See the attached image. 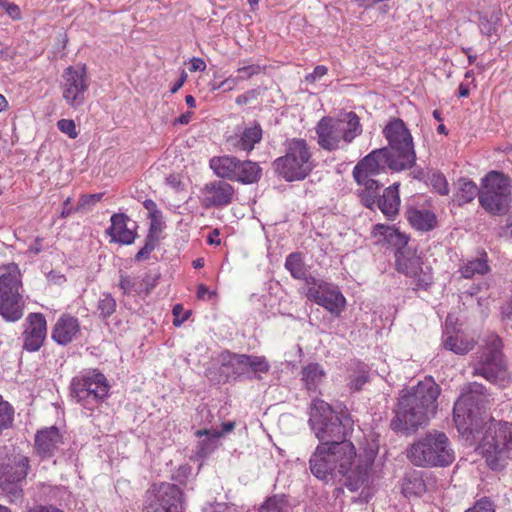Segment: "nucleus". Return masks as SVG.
I'll return each instance as SVG.
<instances>
[{"mask_svg": "<svg viewBox=\"0 0 512 512\" xmlns=\"http://www.w3.org/2000/svg\"><path fill=\"white\" fill-rule=\"evenodd\" d=\"M306 296L335 317L341 314L346 305V299L338 287L329 283H320L318 287H310Z\"/></svg>", "mask_w": 512, "mask_h": 512, "instance_id": "18", "label": "nucleus"}, {"mask_svg": "<svg viewBox=\"0 0 512 512\" xmlns=\"http://www.w3.org/2000/svg\"><path fill=\"white\" fill-rule=\"evenodd\" d=\"M396 270L414 280V290H427L433 283L430 267H422L423 262L411 248L395 252Z\"/></svg>", "mask_w": 512, "mask_h": 512, "instance_id": "16", "label": "nucleus"}, {"mask_svg": "<svg viewBox=\"0 0 512 512\" xmlns=\"http://www.w3.org/2000/svg\"><path fill=\"white\" fill-rule=\"evenodd\" d=\"M372 177L373 176H368L365 177V180L361 179L360 181L356 182L357 184L362 185L364 187L363 191L379 194L378 191L381 188L382 184H380L377 180H374Z\"/></svg>", "mask_w": 512, "mask_h": 512, "instance_id": "49", "label": "nucleus"}, {"mask_svg": "<svg viewBox=\"0 0 512 512\" xmlns=\"http://www.w3.org/2000/svg\"><path fill=\"white\" fill-rule=\"evenodd\" d=\"M57 127L62 133L67 134L71 139H75L78 136L75 122L72 119H60L57 122Z\"/></svg>", "mask_w": 512, "mask_h": 512, "instance_id": "44", "label": "nucleus"}, {"mask_svg": "<svg viewBox=\"0 0 512 512\" xmlns=\"http://www.w3.org/2000/svg\"><path fill=\"white\" fill-rule=\"evenodd\" d=\"M309 423L320 444L334 450L343 456L341 468H346L348 459L356 455L353 443L347 440L352 430L353 420L346 414H337L323 400L314 399L311 403Z\"/></svg>", "mask_w": 512, "mask_h": 512, "instance_id": "3", "label": "nucleus"}, {"mask_svg": "<svg viewBox=\"0 0 512 512\" xmlns=\"http://www.w3.org/2000/svg\"><path fill=\"white\" fill-rule=\"evenodd\" d=\"M111 226L106 233L111 237V242L130 245L134 243L137 233L128 227L129 217L124 213H115L111 216Z\"/></svg>", "mask_w": 512, "mask_h": 512, "instance_id": "24", "label": "nucleus"}, {"mask_svg": "<svg viewBox=\"0 0 512 512\" xmlns=\"http://www.w3.org/2000/svg\"><path fill=\"white\" fill-rule=\"evenodd\" d=\"M285 268L294 279L305 278V273L308 271L303 255L300 252H293L287 256Z\"/></svg>", "mask_w": 512, "mask_h": 512, "instance_id": "35", "label": "nucleus"}, {"mask_svg": "<svg viewBox=\"0 0 512 512\" xmlns=\"http://www.w3.org/2000/svg\"><path fill=\"white\" fill-rule=\"evenodd\" d=\"M368 382V372L365 370H360L356 374L351 376V380L349 382L350 389L353 391H359L362 387Z\"/></svg>", "mask_w": 512, "mask_h": 512, "instance_id": "46", "label": "nucleus"}, {"mask_svg": "<svg viewBox=\"0 0 512 512\" xmlns=\"http://www.w3.org/2000/svg\"><path fill=\"white\" fill-rule=\"evenodd\" d=\"M362 203L370 209H373L375 205H377L379 194H375L368 191H363L360 193Z\"/></svg>", "mask_w": 512, "mask_h": 512, "instance_id": "51", "label": "nucleus"}, {"mask_svg": "<svg viewBox=\"0 0 512 512\" xmlns=\"http://www.w3.org/2000/svg\"><path fill=\"white\" fill-rule=\"evenodd\" d=\"M42 240L37 237L34 242L29 246V251L34 253V254H38L42 251L43 247H42Z\"/></svg>", "mask_w": 512, "mask_h": 512, "instance_id": "61", "label": "nucleus"}, {"mask_svg": "<svg viewBox=\"0 0 512 512\" xmlns=\"http://www.w3.org/2000/svg\"><path fill=\"white\" fill-rule=\"evenodd\" d=\"M406 456L417 467H447L455 460L449 438L437 430L426 433L409 445Z\"/></svg>", "mask_w": 512, "mask_h": 512, "instance_id": "4", "label": "nucleus"}, {"mask_svg": "<svg viewBox=\"0 0 512 512\" xmlns=\"http://www.w3.org/2000/svg\"><path fill=\"white\" fill-rule=\"evenodd\" d=\"M144 208L149 212V216L155 215L156 213H160L161 211L157 209L156 203L151 199H146L143 202Z\"/></svg>", "mask_w": 512, "mask_h": 512, "instance_id": "60", "label": "nucleus"}, {"mask_svg": "<svg viewBox=\"0 0 512 512\" xmlns=\"http://www.w3.org/2000/svg\"><path fill=\"white\" fill-rule=\"evenodd\" d=\"M29 470V458L19 456L15 465L10 467L0 476V488L7 495L11 503L18 502L23 498L21 482L25 480Z\"/></svg>", "mask_w": 512, "mask_h": 512, "instance_id": "17", "label": "nucleus"}, {"mask_svg": "<svg viewBox=\"0 0 512 512\" xmlns=\"http://www.w3.org/2000/svg\"><path fill=\"white\" fill-rule=\"evenodd\" d=\"M221 367L223 373L227 370V377L234 379L246 374V365L244 354H237L230 351H224L220 354Z\"/></svg>", "mask_w": 512, "mask_h": 512, "instance_id": "29", "label": "nucleus"}, {"mask_svg": "<svg viewBox=\"0 0 512 512\" xmlns=\"http://www.w3.org/2000/svg\"><path fill=\"white\" fill-rule=\"evenodd\" d=\"M116 300L109 293H103L99 297L96 313L102 320H106L116 311Z\"/></svg>", "mask_w": 512, "mask_h": 512, "instance_id": "38", "label": "nucleus"}, {"mask_svg": "<svg viewBox=\"0 0 512 512\" xmlns=\"http://www.w3.org/2000/svg\"><path fill=\"white\" fill-rule=\"evenodd\" d=\"M119 286L122 289L123 294L127 295L134 289L135 282L130 276L120 274Z\"/></svg>", "mask_w": 512, "mask_h": 512, "instance_id": "52", "label": "nucleus"}, {"mask_svg": "<svg viewBox=\"0 0 512 512\" xmlns=\"http://www.w3.org/2000/svg\"><path fill=\"white\" fill-rule=\"evenodd\" d=\"M183 492L172 483L153 485L147 492L144 512H182Z\"/></svg>", "mask_w": 512, "mask_h": 512, "instance_id": "14", "label": "nucleus"}, {"mask_svg": "<svg viewBox=\"0 0 512 512\" xmlns=\"http://www.w3.org/2000/svg\"><path fill=\"white\" fill-rule=\"evenodd\" d=\"M497 22L498 18L496 16H491V18L486 15L481 16L479 19L481 33L489 37L495 34L497 32Z\"/></svg>", "mask_w": 512, "mask_h": 512, "instance_id": "41", "label": "nucleus"}, {"mask_svg": "<svg viewBox=\"0 0 512 512\" xmlns=\"http://www.w3.org/2000/svg\"><path fill=\"white\" fill-rule=\"evenodd\" d=\"M324 371L318 363H311L303 368L302 380L307 389L314 390L324 377Z\"/></svg>", "mask_w": 512, "mask_h": 512, "instance_id": "37", "label": "nucleus"}, {"mask_svg": "<svg viewBox=\"0 0 512 512\" xmlns=\"http://www.w3.org/2000/svg\"><path fill=\"white\" fill-rule=\"evenodd\" d=\"M440 387L432 377L401 391L390 427L395 432H414L435 415Z\"/></svg>", "mask_w": 512, "mask_h": 512, "instance_id": "2", "label": "nucleus"}, {"mask_svg": "<svg viewBox=\"0 0 512 512\" xmlns=\"http://www.w3.org/2000/svg\"><path fill=\"white\" fill-rule=\"evenodd\" d=\"M261 72V66L258 64H249L246 65V62H243V65L237 69L238 77L241 78V81L250 79L254 75H258Z\"/></svg>", "mask_w": 512, "mask_h": 512, "instance_id": "42", "label": "nucleus"}, {"mask_svg": "<svg viewBox=\"0 0 512 512\" xmlns=\"http://www.w3.org/2000/svg\"><path fill=\"white\" fill-rule=\"evenodd\" d=\"M3 8L6 10L7 14L11 16L13 19L21 18L20 8L16 4L8 3L6 1V5H4Z\"/></svg>", "mask_w": 512, "mask_h": 512, "instance_id": "57", "label": "nucleus"}, {"mask_svg": "<svg viewBox=\"0 0 512 512\" xmlns=\"http://www.w3.org/2000/svg\"><path fill=\"white\" fill-rule=\"evenodd\" d=\"M263 130L261 125L253 122L245 127L239 134L228 137L227 143L236 150L251 152L255 145L262 140Z\"/></svg>", "mask_w": 512, "mask_h": 512, "instance_id": "23", "label": "nucleus"}, {"mask_svg": "<svg viewBox=\"0 0 512 512\" xmlns=\"http://www.w3.org/2000/svg\"><path fill=\"white\" fill-rule=\"evenodd\" d=\"M241 82V78L237 76H229L224 81H222L218 88H222L224 91H231Z\"/></svg>", "mask_w": 512, "mask_h": 512, "instance_id": "53", "label": "nucleus"}, {"mask_svg": "<svg viewBox=\"0 0 512 512\" xmlns=\"http://www.w3.org/2000/svg\"><path fill=\"white\" fill-rule=\"evenodd\" d=\"M157 241L158 238H151V236H146L145 245L135 255V260L142 261L147 259L149 254L155 249Z\"/></svg>", "mask_w": 512, "mask_h": 512, "instance_id": "43", "label": "nucleus"}, {"mask_svg": "<svg viewBox=\"0 0 512 512\" xmlns=\"http://www.w3.org/2000/svg\"><path fill=\"white\" fill-rule=\"evenodd\" d=\"M383 134L388 141L387 150L394 171L410 169L416 161L413 139L410 131L400 118L390 121L384 128Z\"/></svg>", "mask_w": 512, "mask_h": 512, "instance_id": "8", "label": "nucleus"}, {"mask_svg": "<svg viewBox=\"0 0 512 512\" xmlns=\"http://www.w3.org/2000/svg\"><path fill=\"white\" fill-rule=\"evenodd\" d=\"M407 219L412 227L422 232L431 231L437 225L435 214L429 210L410 209Z\"/></svg>", "mask_w": 512, "mask_h": 512, "instance_id": "30", "label": "nucleus"}, {"mask_svg": "<svg viewBox=\"0 0 512 512\" xmlns=\"http://www.w3.org/2000/svg\"><path fill=\"white\" fill-rule=\"evenodd\" d=\"M465 512H495V510L493 503L489 499L483 498L477 501L472 508Z\"/></svg>", "mask_w": 512, "mask_h": 512, "instance_id": "50", "label": "nucleus"}, {"mask_svg": "<svg viewBox=\"0 0 512 512\" xmlns=\"http://www.w3.org/2000/svg\"><path fill=\"white\" fill-rule=\"evenodd\" d=\"M26 323L27 326L23 332V348L29 352L38 351L47 335L46 319L41 313H30Z\"/></svg>", "mask_w": 512, "mask_h": 512, "instance_id": "20", "label": "nucleus"}, {"mask_svg": "<svg viewBox=\"0 0 512 512\" xmlns=\"http://www.w3.org/2000/svg\"><path fill=\"white\" fill-rule=\"evenodd\" d=\"M219 236V231L217 229H215L209 236H208V239H207V242L209 244H216V245H219L220 244V239L218 238Z\"/></svg>", "mask_w": 512, "mask_h": 512, "instance_id": "64", "label": "nucleus"}, {"mask_svg": "<svg viewBox=\"0 0 512 512\" xmlns=\"http://www.w3.org/2000/svg\"><path fill=\"white\" fill-rule=\"evenodd\" d=\"M372 235L377 239V243H386L396 248V251L409 249L407 247L409 237L401 233L393 226L376 224L372 229Z\"/></svg>", "mask_w": 512, "mask_h": 512, "instance_id": "26", "label": "nucleus"}, {"mask_svg": "<svg viewBox=\"0 0 512 512\" xmlns=\"http://www.w3.org/2000/svg\"><path fill=\"white\" fill-rule=\"evenodd\" d=\"M172 313L174 316L173 325L175 327L181 326V324L186 321L191 314L190 311H184L181 304H176L172 309Z\"/></svg>", "mask_w": 512, "mask_h": 512, "instance_id": "48", "label": "nucleus"}, {"mask_svg": "<svg viewBox=\"0 0 512 512\" xmlns=\"http://www.w3.org/2000/svg\"><path fill=\"white\" fill-rule=\"evenodd\" d=\"M488 397L482 384L470 383L454 404L453 418L458 432L467 439L476 440L483 426L486 427L479 449L488 466L500 470L512 452V423L484 422L482 411L486 409Z\"/></svg>", "mask_w": 512, "mask_h": 512, "instance_id": "1", "label": "nucleus"}, {"mask_svg": "<svg viewBox=\"0 0 512 512\" xmlns=\"http://www.w3.org/2000/svg\"><path fill=\"white\" fill-rule=\"evenodd\" d=\"M205 207H225L232 203L235 189L224 180L207 183L203 188Z\"/></svg>", "mask_w": 512, "mask_h": 512, "instance_id": "21", "label": "nucleus"}, {"mask_svg": "<svg viewBox=\"0 0 512 512\" xmlns=\"http://www.w3.org/2000/svg\"><path fill=\"white\" fill-rule=\"evenodd\" d=\"M196 436L202 437L206 436V438L199 441L196 449V455L200 458H204L212 453L217 447V441L222 436V432H218L217 430H198L196 431Z\"/></svg>", "mask_w": 512, "mask_h": 512, "instance_id": "33", "label": "nucleus"}, {"mask_svg": "<svg viewBox=\"0 0 512 512\" xmlns=\"http://www.w3.org/2000/svg\"><path fill=\"white\" fill-rule=\"evenodd\" d=\"M102 197L103 193L82 195L74 211L78 212L84 210L86 207L94 205L95 203L99 202L102 199Z\"/></svg>", "mask_w": 512, "mask_h": 512, "instance_id": "45", "label": "nucleus"}, {"mask_svg": "<svg viewBox=\"0 0 512 512\" xmlns=\"http://www.w3.org/2000/svg\"><path fill=\"white\" fill-rule=\"evenodd\" d=\"M88 87L89 81L84 66H69L64 70L61 76L60 89L62 97L69 107L78 109L83 106L86 101Z\"/></svg>", "mask_w": 512, "mask_h": 512, "instance_id": "15", "label": "nucleus"}, {"mask_svg": "<svg viewBox=\"0 0 512 512\" xmlns=\"http://www.w3.org/2000/svg\"><path fill=\"white\" fill-rule=\"evenodd\" d=\"M150 219V227L147 236H151V238H158L156 234L162 230L163 222H162V213H156L155 215L149 216Z\"/></svg>", "mask_w": 512, "mask_h": 512, "instance_id": "47", "label": "nucleus"}, {"mask_svg": "<svg viewBox=\"0 0 512 512\" xmlns=\"http://www.w3.org/2000/svg\"><path fill=\"white\" fill-rule=\"evenodd\" d=\"M313 167L310 147L301 138L288 139L285 142V155L273 162L275 172L289 182L305 179Z\"/></svg>", "mask_w": 512, "mask_h": 512, "instance_id": "6", "label": "nucleus"}, {"mask_svg": "<svg viewBox=\"0 0 512 512\" xmlns=\"http://www.w3.org/2000/svg\"><path fill=\"white\" fill-rule=\"evenodd\" d=\"M386 149H375L362 158L353 169V177L355 181L365 180V177L375 176L386 167L394 170L390 157Z\"/></svg>", "mask_w": 512, "mask_h": 512, "instance_id": "19", "label": "nucleus"}, {"mask_svg": "<svg viewBox=\"0 0 512 512\" xmlns=\"http://www.w3.org/2000/svg\"><path fill=\"white\" fill-rule=\"evenodd\" d=\"M343 456L326 446H317L309 460L310 471L317 479L325 483L343 477L351 469L354 460L348 459L347 467L342 469Z\"/></svg>", "mask_w": 512, "mask_h": 512, "instance_id": "12", "label": "nucleus"}, {"mask_svg": "<svg viewBox=\"0 0 512 512\" xmlns=\"http://www.w3.org/2000/svg\"><path fill=\"white\" fill-rule=\"evenodd\" d=\"M317 143L325 151H335L349 144L362 133L360 119L354 112L345 114L343 118L324 116L316 127Z\"/></svg>", "mask_w": 512, "mask_h": 512, "instance_id": "5", "label": "nucleus"}, {"mask_svg": "<svg viewBox=\"0 0 512 512\" xmlns=\"http://www.w3.org/2000/svg\"><path fill=\"white\" fill-rule=\"evenodd\" d=\"M502 346V340L497 334H488L484 339L481 354L473 360V375L482 376L492 383L504 384L509 375Z\"/></svg>", "mask_w": 512, "mask_h": 512, "instance_id": "9", "label": "nucleus"}, {"mask_svg": "<svg viewBox=\"0 0 512 512\" xmlns=\"http://www.w3.org/2000/svg\"><path fill=\"white\" fill-rule=\"evenodd\" d=\"M206 69V63L202 58L193 57L190 60L189 70L191 72L204 71Z\"/></svg>", "mask_w": 512, "mask_h": 512, "instance_id": "55", "label": "nucleus"}, {"mask_svg": "<svg viewBox=\"0 0 512 512\" xmlns=\"http://www.w3.org/2000/svg\"><path fill=\"white\" fill-rule=\"evenodd\" d=\"M429 179L433 189L440 195L445 196L449 194L448 182L442 173L433 172Z\"/></svg>", "mask_w": 512, "mask_h": 512, "instance_id": "40", "label": "nucleus"}, {"mask_svg": "<svg viewBox=\"0 0 512 512\" xmlns=\"http://www.w3.org/2000/svg\"><path fill=\"white\" fill-rule=\"evenodd\" d=\"M209 165L219 178L243 184L257 183L262 175V170L256 162L250 160L241 161L237 157L230 155L213 157L210 159Z\"/></svg>", "mask_w": 512, "mask_h": 512, "instance_id": "11", "label": "nucleus"}, {"mask_svg": "<svg viewBox=\"0 0 512 512\" xmlns=\"http://www.w3.org/2000/svg\"><path fill=\"white\" fill-rule=\"evenodd\" d=\"M511 318H512V295L501 306L502 321H508V320H511Z\"/></svg>", "mask_w": 512, "mask_h": 512, "instance_id": "54", "label": "nucleus"}, {"mask_svg": "<svg viewBox=\"0 0 512 512\" xmlns=\"http://www.w3.org/2000/svg\"><path fill=\"white\" fill-rule=\"evenodd\" d=\"M443 344L447 350L458 355H465L474 349L477 340L464 334L447 335Z\"/></svg>", "mask_w": 512, "mask_h": 512, "instance_id": "31", "label": "nucleus"}, {"mask_svg": "<svg viewBox=\"0 0 512 512\" xmlns=\"http://www.w3.org/2000/svg\"><path fill=\"white\" fill-rule=\"evenodd\" d=\"M80 333V323L77 318L64 314L55 323L52 339L60 345L71 343Z\"/></svg>", "mask_w": 512, "mask_h": 512, "instance_id": "25", "label": "nucleus"}, {"mask_svg": "<svg viewBox=\"0 0 512 512\" xmlns=\"http://www.w3.org/2000/svg\"><path fill=\"white\" fill-rule=\"evenodd\" d=\"M286 508L287 500L285 495H273L261 504L258 512H284Z\"/></svg>", "mask_w": 512, "mask_h": 512, "instance_id": "39", "label": "nucleus"}, {"mask_svg": "<svg viewBox=\"0 0 512 512\" xmlns=\"http://www.w3.org/2000/svg\"><path fill=\"white\" fill-rule=\"evenodd\" d=\"M490 267L488 265L487 254L483 252L480 257L472 259L464 263L460 267V273L464 278H472L475 275H484L488 273Z\"/></svg>", "mask_w": 512, "mask_h": 512, "instance_id": "34", "label": "nucleus"}, {"mask_svg": "<svg viewBox=\"0 0 512 512\" xmlns=\"http://www.w3.org/2000/svg\"><path fill=\"white\" fill-rule=\"evenodd\" d=\"M191 115L192 113L191 112H186V113H183L182 115H180L176 120H175V123H179V124H182V125H186L190 122L191 120Z\"/></svg>", "mask_w": 512, "mask_h": 512, "instance_id": "63", "label": "nucleus"}, {"mask_svg": "<svg viewBox=\"0 0 512 512\" xmlns=\"http://www.w3.org/2000/svg\"><path fill=\"white\" fill-rule=\"evenodd\" d=\"M398 188L399 184H393L386 188L377 202L378 208L388 219H393L399 211L400 197Z\"/></svg>", "mask_w": 512, "mask_h": 512, "instance_id": "28", "label": "nucleus"}, {"mask_svg": "<svg viewBox=\"0 0 512 512\" xmlns=\"http://www.w3.org/2000/svg\"><path fill=\"white\" fill-rule=\"evenodd\" d=\"M246 373L251 371L257 379H261V374H266L270 370V364L264 356L244 354Z\"/></svg>", "mask_w": 512, "mask_h": 512, "instance_id": "36", "label": "nucleus"}, {"mask_svg": "<svg viewBox=\"0 0 512 512\" xmlns=\"http://www.w3.org/2000/svg\"><path fill=\"white\" fill-rule=\"evenodd\" d=\"M70 387L72 396L85 407L104 399L109 392L106 377L96 370L74 377Z\"/></svg>", "mask_w": 512, "mask_h": 512, "instance_id": "13", "label": "nucleus"}, {"mask_svg": "<svg viewBox=\"0 0 512 512\" xmlns=\"http://www.w3.org/2000/svg\"><path fill=\"white\" fill-rule=\"evenodd\" d=\"M299 280L304 281L306 292L309 290L310 287H318L320 283H326L323 280H318L315 277L311 276L308 271L305 273V278H300Z\"/></svg>", "mask_w": 512, "mask_h": 512, "instance_id": "56", "label": "nucleus"}, {"mask_svg": "<svg viewBox=\"0 0 512 512\" xmlns=\"http://www.w3.org/2000/svg\"><path fill=\"white\" fill-rule=\"evenodd\" d=\"M61 444L62 436L55 426L42 429L35 435V450L43 459L53 457Z\"/></svg>", "mask_w": 512, "mask_h": 512, "instance_id": "22", "label": "nucleus"}, {"mask_svg": "<svg viewBox=\"0 0 512 512\" xmlns=\"http://www.w3.org/2000/svg\"><path fill=\"white\" fill-rule=\"evenodd\" d=\"M196 294L198 299H204L206 294H209L210 296L214 295V293L209 292L207 286H205L204 284L198 285Z\"/></svg>", "mask_w": 512, "mask_h": 512, "instance_id": "62", "label": "nucleus"}, {"mask_svg": "<svg viewBox=\"0 0 512 512\" xmlns=\"http://www.w3.org/2000/svg\"><path fill=\"white\" fill-rule=\"evenodd\" d=\"M27 512H64L61 509H58L55 506L52 505H36L32 508H30Z\"/></svg>", "mask_w": 512, "mask_h": 512, "instance_id": "58", "label": "nucleus"}, {"mask_svg": "<svg viewBox=\"0 0 512 512\" xmlns=\"http://www.w3.org/2000/svg\"><path fill=\"white\" fill-rule=\"evenodd\" d=\"M511 180L504 173L490 171L482 179L479 203L492 215L501 216L508 212L512 201Z\"/></svg>", "mask_w": 512, "mask_h": 512, "instance_id": "10", "label": "nucleus"}, {"mask_svg": "<svg viewBox=\"0 0 512 512\" xmlns=\"http://www.w3.org/2000/svg\"><path fill=\"white\" fill-rule=\"evenodd\" d=\"M187 80V73L182 70L179 79L173 84V86L170 89L171 93H176L185 83Z\"/></svg>", "mask_w": 512, "mask_h": 512, "instance_id": "59", "label": "nucleus"}, {"mask_svg": "<svg viewBox=\"0 0 512 512\" xmlns=\"http://www.w3.org/2000/svg\"><path fill=\"white\" fill-rule=\"evenodd\" d=\"M24 308L21 272L17 264L10 263L0 273V315L16 322L22 318Z\"/></svg>", "mask_w": 512, "mask_h": 512, "instance_id": "7", "label": "nucleus"}, {"mask_svg": "<svg viewBox=\"0 0 512 512\" xmlns=\"http://www.w3.org/2000/svg\"><path fill=\"white\" fill-rule=\"evenodd\" d=\"M433 484L430 475L420 471H411L403 479L402 491L405 496H421Z\"/></svg>", "mask_w": 512, "mask_h": 512, "instance_id": "27", "label": "nucleus"}, {"mask_svg": "<svg viewBox=\"0 0 512 512\" xmlns=\"http://www.w3.org/2000/svg\"><path fill=\"white\" fill-rule=\"evenodd\" d=\"M457 185V191L454 194L453 200L459 206L470 203L476 196L479 197L480 195V188L470 179L460 178Z\"/></svg>", "mask_w": 512, "mask_h": 512, "instance_id": "32", "label": "nucleus"}]
</instances>
